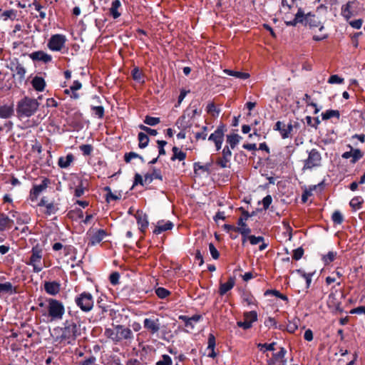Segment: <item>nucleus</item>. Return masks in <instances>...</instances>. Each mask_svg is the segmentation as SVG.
<instances>
[{
    "mask_svg": "<svg viewBox=\"0 0 365 365\" xmlns=\"http://www.w3.org/2000/svg\"><path fill=\"white\" fill-rule=\"evenodd\" d=\"M39 307L43 308L42 316L48 322H58L63 319L65 314V307L62 302L53 298H47L43 302L39 303Z\"/></svg>",
    "mask_w": 365,
    "mask_h": 365,
    "instance_id": "nucleus-1",
    "label": "nucleus"
},
{
    "mask_svg": "<svg viewBox=\"0 0 365 365\" xmlns=\"http://www.w3.org/2000/svg\"><path fill=\"white\" fill-rule=\"evenodd\" d=\"M287 26H295L298 24H302L305 26H309L310 28H319V31L324 29V26L322 25L318 17L315 14L309 12L305 14L302 8H299L294 18L291 21H285Z\"/></svg>",
    "mask_w": 365,
    "mask_h": 365,
    "instance_id": "nucleus-2",
    "label": "nucleus"
},
{
    "mask_svg": "<svg viewBox=\"0 0 365 365\" xmlns=\"http://www.w3.org/2000/svg\"><path fill=\"white\" fill-rule=\"evenodd\" d=\"M105 335L115 342L123 339H131L133 337L131 329L123 325H116L113 328L106 329Z\"/></svg>",
    "mask_w": 365,
    "mask_h": 365,
    "instance_id": "nucleus-3",
    "label": "nucleus"
},
{
    "mask_svg": "<svg viewBox=\"0 0 365 365\" xmlns=\"http://www.w3.org/2000/svg\"><path fill=\"white\" fill-rule=\"evenodd\" d=\"M37 100L25 97L19 101L16 112L19 117H30L33 115L38 108Z\"/></svg>",
    "mask_w": 365,
    "mask_h": 365,
    "instance_id": "nucleus-4",
    "label": "nucleus"
},
{
    "mask_svg": "<svg viewBox=\"0 0 365 365\" xmlns=\"http://www.w3.org/2000/svg\"><path fill=\"white\" fill-rule=\"evenodd\" d=\"M24 262L27 265L32 267L35 273H39L46 267L43 260V250L37 246L32 247L29 257Z\"/></svg>",
    "mask_w": 365,
    "mask_h": 365,
    "instance_id": "nucleus-5",
    "label": "nucleus"
},
{
    "mask_svg": "<svg viewBox=\"0 0 365 365\" xmlns=\"http://www.w3.org/2000/svg\"><path fill=\"white\" fill-rule=\"evenodd\" d=\"M54 330L60 334L59 337L62 341H67L68 343L74 341L80 334L79 327L73 321H66L63 327Z\"/></svg>",
    "mask_w": 365,
    "mask_h": 365,
    "instance_id": "nucleus-6",
    "label": "nucleus"
},
{
    "mask_svg": "<svg viewBox=\"0 0 365 365\" xmlns=\"http://www.w3.org/2000/svg\"><path fill=\"white\" fill-rule=\"evenodd\" d=\"M75 303L83 312H89L94 306L93 295L88 292H83L75 297Z\"/></svg>",
    "mask_w": 365,
    "mask_h": 365,
    "instance_id": "nucleus-7",
    "label": "nucleus"
},
{
    "mask_svg": "<svg viewBox=\"0 0 365 365\" xmlns=\"http://www.w3.org/2000/svg\"><path fill=\"white\" fill-rule=\"evenodd\" d=\"M322 165L321 153L315 148L312 149L308 153V157L304 160L303 170H312Z\"/></svg>",
    "mask_w": 365,
    "mask_h": 365,
    "instance_id": "nucleus-8",
    "label": "nucleus"
},
{
    "mask_svg": "<svg viewBox=\"0 0 365 365\" xmlns=\"http://www.w3.org/2000/svg\"><path fill=\"white\" fill-rule=\"evenodd\" d=\"M66 37L63 34L52 35L48 42V48L52 51H60L66 42Z\"/></svg>",
    "mask_w": 365,
    "mask_h": 365,
    "instance_id": "nucleus-9",
    "label": "nucleus"
},
{
    "mask_svg": "<svg viewBox=\"0 0 365 365\" xmlns=\"http://www.w3.org/2000/svg\"><path fill=\"white\" fill-rule=\"evenodd\" d=\"M49 180L47 178H44L41 184L34 185L30 191V200L31 202H35L38 199L39 195L47 188Z\"/></svg>",
    "mask_w": 365,
    "mask_h": 365,
    "instance_id": "nucleus-10",
    "label": "nucleus"
},
{
    "mask_svg": "<svg viewBox=\"0 0 365 365\" xmlns=\"http://www.w3.org/2000/svg\"><path fill=\"white\" fill-rule=\"evenodd\" d=\"M8 68L17 76L20 80L25 78L26 69L17 58H14L9 62Z\"/></svg>",
    "mask_w": 365,
    "mask_h": 365,
    "instance_id": "nucleus-11",
    "label": "nucleus"
},
{
    "mask_svg": "<svg viewBox=\"0 0 365 365\" xmlns=\"http://www.w3.org/2000/svg\"><path fill=\"white\" fill-rule=\"evenodd\" d=\"M143 327L150 334H157L160 329V320L158 318H145L143 320Z\"/></svg>",
    "mask_w": 365,
    "mask_h": 365,
    "instance_id": "nucleus-12",
    "label": "nucleus"
},
{
    "mask_svg": "<svg viewBox=\"0 0 365 365\" xmlns=\"http://www.w3.org/2000/svg\"><path fill=\"white\" fill-rule=\"evenodd\" d=\"M249 214L247 212L245 215V217H240L237 221V227H236V232H240L242 236V244H245V242L247 240V237L249 235V234L251 232V230L248 227L247 224L245 222V220H247L249 217Z\"/></svg>",
    "mask_w": 365,
    "mask_h": 365,
    "instance_id": "nucleus-13",
    "label": "nucleus"
},
{
    "mask_svg": "<svg viewBox=\"0 0 365 365\" xmlns=\"http://www.w3.org/2000/svg\"><path fill=\"white\" fill-rule=\"evenodd\" d=\"M43 288L48 294L56 296L61 291V284L56 281H46L43 284Z\"/></svg>",
    "mask_w": 365,
    "mask_h": 365,
    "instance_id": "nucleus-14",
    "label": "nucleus"
},
{
    "mask_svg": "<svg viewBox=\"0 0 365 365\" xmlns=\"http://www.w3.org/2000/svg\"><path fill=\"white\" fill-rule=\"evenodd\" d=\"M274 129L279 130L282 138H287L291 132L292 131L293 127L291 123L286 125L285 123L277 121L275 124Z\"/></svg>",
    "mask_w": 365,
    "mask_h": 365,
    "instance_id": "nucleus-15",
    "label": "nucleus"
},
{
    "mask_svg": "<svg viewBox=\"0 0 365 365\" xmlns=\"http://www.w3.org/2000/svg\"><path fill=\"white\" fill-rule=\"evenodd\" d=\"M232 152L228 146H225L222 150V157L217 160V164L221 168H225L229 167Z\"/></svg>",
    "mask_w": 365,
    "mask_h": 365,
    "instance_id": "nucleus-16",
    "label": "nucleus"
},
{
    "mask_svg": "<svg viewBox=\"0 0 365 365\" xmlns=\"http://www.w3.org/2000/svg\"><path fill=\"white\" fill-rule=\"evenodd\" d=\"M137 223L141 232H144L148 226V216L143 211L138 210L135 215Z\"/></svg>",
    "mask_w": 365,
    "mask_h": 365,
    "instance_id": "nucleus-17",
    "label": "nucleus"
},
{
    "mask_svg": "<svg viewBox=\"0 0 365 365\" xmlns=\"http://www.w3.org/2000/svg\"><path fill=\"white\" fill-rule=\"evenodd\" d=\"M29 57L33 61H42L43 63H48L52 60L51 56L43 51H34L29 54Z\"/></svg>",
    "mask_w": 365,
    "mask_h": 365,
    "instance_id": "nucleus-18",
    "label": "nucleus"
},
{
    "mask_svg": "<svg viewBox=\"0 0 365 365\" xmlns=\"http://www.w3.org/2000/svg\"><path fill=\"white\" fill-rule=\"evenodd\" d=\"M173 226L174 225L171 221L160 220L157 222L153 232L156 235H159L163 232L172 230Z\"/></svg>",
    "mask_w": 365,
    "mask_h": 365,
    "instance_id": "nucleus-19",
    "label": "nucleus"
},
{
    "mask_svg": "<svg viewBox=\"0 0 365 365\" xmlns=\"http://www.w3.org/2000/svg\"><path fill=\"white\" fill-rule=\"evenodd\" d=\"M225 127L224 125H219L217 129L208 138L210 141L216 142L223 141Z\"/></svg>",
    "mask_w": 365,
    "mask_h": 365,
    "instance_id": "nucleus-20",
    "label": "nucleus"
},
{
    "mask_svg": "<svg viewBox=\"0 0 365 365\" xmlns=\"http://www.w3.org/2000/svg\"><path fill=\"white\" fill-rule=\"evenodd\" d=\"M356 3L354 1H349L341 6V15L349 20L354 16V9Z\"/></svg>",
    "mask_w": 365,
    "mask_h": 365,
    "instance_id": "nucleus-21",
    "label": "nucleus"
},
{
    "mask_svg": "<svg viewBox=\"0 0 365 365\" xmlns=\"http://www.w3.org/2000/svg\"><path fill=\"white\" fill-rule=\"evenodd\" d=\"M106 235L107 234L104 230H97L91 236L88 245L95 246L96 245L100 243L104 239Z\"/></svg>",
    "mask_w": 365,
    "mask_h": 365,
    "instance_id": "nucleus-22",
    "label": "nucleus"
},
{
    "mask_svg": "<svg viewBox=\"0 0 365 365\" xmlns=\"http://www.w3.org/2000/svg\"><path fill=\"white\" fill-rule=\"evenodd\" d=\"M179 319L185 322V325L186 327L192 329L195 327V324L200 320L201 316L199 314H195L191 317H188L187 316L182 315L179 317Z\"/></svg>",
    "mask_w": 365,
    "mask_h": 365,
    "instance_id": "nucleus-23",
    "label": "nucleus"
},
{
    "mask_svg": "<svg viewBox=\"0 0 365 365\" xmlns=\"http://www.w3.org/2000/svg\"><path fill=\"white\" fill-rule=\"evenodd\" d=\"M235 284V277H230L227 282L225 283H220V289H219V294L221 296H223L227 292L231 290Z\"/></svg>",
    "mask_w": 365,
    "mask_h": 365,
    "instance_id": "nucleus-24",
    "label": "nucleus"
},
{
    "mask_svg": "<svg viewBox=\"0 0 365 365\" xmlns=\"http://www.w3.org/2000/svg\"><path fill=\"white\" fill-rule=\"evenodd\" d=\"M14 109L13 104L0 105V118H9L14 115Z\"/></svg>",
    "mask_w": 365,
    "mask_h": 365,
    "instance_id": "nucleus-25",
    "label": "nucleus"
},
{
    "mask_svg": "<svg viewBox=\"0 0 365 365\" xmlns=\"http://www.w3.org/2000/svg\"><path fill=\"white\" fill-rule=\"evenodd\" d=\"M287 350L284 347H281L279 351L273 354L272 359L268 361L269 365H275L278 361L286 360L285 355Z\"/></svg>",
    "mask_w": 365,
    "mask_h": 365,
    "instance_id": "nucleus-26",
    "label": "nucleus"
},
{
    "mask_svg": "<svg viewBox=\"0 0 365 365\" xmlns=\"http://www.w3.org/2000/svg\"><path fill=\"white\" fill-rule=\"evenodd\" d=\"M155 179H158L160 180H163V176L160 170L153 168L152 173H146L144 175V182L146 185L150 184Z\"/></svg>",
    "mask_w": 365,
    "mask_h": 365,
    "instance_id": "nucleus-27",
    "label": "nucleus"
},
{
    "mask_svg": "<svg viewBox=\"0 0 365 365\" xmlns=\"http://www.w3.org/2000/svg\"><path fill=\"white\" fill-rule=\"evenodd\" d=\"M16 293V289L9 282L0 283V295L12 294Z\"/></svg>",
    "mask_w": 365,
    "mask_h": 365,
    "instance_id": "nucleus-28",
    "label": "nucleus"
},
{
    "mask_svg": "<svg viewBox=\"0 0 365 365\" xmlns=\"http://www.w3.org/2000/svg\"><path fill=\"white\" fill-rule=\"evenodd\" d=\"M73 160V155L69 153L66 156L60 157L58 158V165L61 168H67L70 166Z\"/></svg>",
    "mask_w": 365,
    "mask_h": 365,
    "instance_id": "nucleus-29",
    "label": "nucleus"
},
{
    "mask_svg": "<svg viewBox=\"0 0 365 365\" xmlns=\"http://www.w3.org/2000/svg\"><path fill=\"white\" fill-rule=\"evenodd\" d=\"M31 84L33 88L37 91H43L46 86V83L42 77L35 76L32 81Z\"/></svg>",
    "mask_w": 365,
    "mask_h": 365,
    "instance_id": "nucleus-30",
    "label": "nucleus"
},
{
    "mask_svg": "<svg viewBox=\"0 0 365 365\" xmlns=\"http://www.w3.org/2000/svg\"><path fill=\"white\" fill-rule=\"evenodd\" d=\"M13 220L5 214H0V232L11 227Z\"/></svg>",
    "mask_w": 365,
    "mask_h": 365,
    "instance_id": "nucleus-31",
    "label": "nucleus"
},
{
    "mask_svg": "<svg viewBox=\"0 0 365 365\" xmlns=\"http://www.w3.org/2000/svg\"><path fill=\"white\" fill-rule=\"evenodd\" d=\"M224 73L229 75L234 76L239 79H247L250 77V74L248 73H244L241 71H232L230 69H225Z\"/></svg>",
    "mask_w": 365,
    "mask_h": 365,
    "instance_id": "nucleus-32",
    "label": "nucleus"
},
{
    "mask_svg": "<svg viewBox=\"0 0 365 365\" xmlns=\"http://www.w3.org/2000/svg\"><path fill=\"white\" fill-rule=\"evenodd\" d=\"M120 6V2L119 0H114L112 2L111 7L110 9V13L114 19H117L120 16L118 12V9Z\"/></svg>",
    "mask_w": 365,
    "mask_h": 365,
    "instance_id": "nucleus-33",
    "label": "nucleus"
},
{
    "mask_svg": "<svg viewBox=\"0 0 365 365\" xmlns=\"http://www.w3.org/2000/svg\"><path fill=\"white\" fill-rule=\"evenodd\" d=\"M173 155L171 158V160L173 161H174L175 160H179L180 161H181V160H185L186 158V153L185 152L182 151L181 150H180L177 147L173 148Z\"/></svg>",
    "mask_w": 365,
    "mask_h": 365,
    "instance_id": "nucleus-34",
    "label": "nucleus"
},
{
    "mask_svg": "<svg viewBox=\"0 0 365 365\" xmlns=\"http://www.w3.org/2000/svg\"><path fill=\"white\" fill-rule=\"evenodd\" d=\"M322 119L326 120L331 118H336L337 119L340 117L339 111L337 110H327L322 113Z\"/></svg>",
    "mask_w": 365,
    "mask_h": 365,
    "instance_id": "nucleus-35",
    "label": "nucleus"
},
{
    "mask_svg": "<svg viewBox=\"0 0 365 365\" xmlns=\"http://www.w3.org/2000/svg\"><path fill=\"white\" fill-rule=\"evenodd\" d=\"M240 139L241 137L238 134H232L227 136V142L230 144L232 149L235 148Z\"/></svg>",
    "mask_w": 365,
    "mask_h": 365,
    "instance_id": "nucleus-36",
    "label": "nucleus"
},
{
    "mask_svg": "<svg viewBox=\"0 0 365 365\" xmlns=\"http://www.w3.org/2000/svg\"><path fill=\"white\" fill-rule=\"evenodd\" d=\"M363 202L364 200L362 199L361 197L356 196L351 200L349 205L354 210H357L361 207Z\"/></svg>",
    "mask_w": 365,
    "mask_h": 365,
    "instance_id": "nucleus-37",
    "label": "nucleus"
},
{
    "mask_svg": "<svg viewBox=\"0 0 365 365\" xmlns=\"http://www.w3.org/2000/svg\"><path fill=\"white\" fill-rule=\"evenodd\" d=\"M138 141H139V148H145L149 142V138L147 134L144 133H139L138 135Z\"/></svg>",
    "mask_w": 365,
    "mask_h": 365,
    "instance_id": "nucleus-38",
    "label": "nucleus"
},
{
    "mask_svg": "<svg viewBox=\"0 0 365 365\" xmlns=\"http://www.w3.org/2000/svg\"><path fill=\"white\" fill-rule=\"evenodd\" d=\"M299 324V319L297 318H294L292 321H289L287 325V330L289 333H294L298 329Z\"/></svg>",
    "mask_w": 365,
    "mask_h": 365,
    "instance_id": "nucleus-39",
    "label": "nucleus"
},
{
    "mask_svg": "<svg viewBox=\"0 0 365 365\" xmlns=\"http://www.w3.org/2000/svg\"><path fill=\"white\" fill-rule=\"evenodd\" d=\"M244 319L252 324L257 320V313L255 311L247 312L244 313Z\"/></svg>",
    "mask_w": 365,
    "mask_h": 365,
    "instance_id": "nucleus-40",
    "label": "nucleus"
},
{
    "mask_svg": "<svg viewBox=\"0 0 365 365\" xmlns=\"http://www.w3.org/2000/svg\"><path fill=\"white\" fill-rule=\"evenodd\" d=\"M92 111H93V115L98 118H103V115H104V108L102 106H92L91 107Z\"/></svg>",
    "mask_w": 365,
    "mask_h": 365,
    "instance_id": "nucleus-41",
    "label": "nucleus"
},
{
    "mask_svg": "<svg viewBox=\"0 0 365 365\" xmlns=\"http://www.w3.org/2000/svg\"><path fill=\"white\" fill-rule=\"evenodd\" d=\"M331 220L334 222V223L336 225H340L342 223L344 220V217L340 211L336 210L333 212L331 215Z\"/></svg>",
    "mask_w": 365,
    "mask_h": 365,
    "instance_id": "nucleus-42",
    "label": "nucleus"
},
{
    "mask_svg": "<svg viewBox=\"0 0 365 365\" xmlns=\"http://www.w3.org/2000/svg\"><path fill=\"white\" fill-rule=\"evenodd\" d=\"M45 213L48 215H51L55 214L58 210L57 205L54 204L53 202H50L48 204H46Z\"/></svg>",
    "mask_w": 365,
    "mask_h": 365,
    "instance_id": "nucleus-43",
    "label": "nucleus"
},
{
    "mask_svg": "<svg viewBox=\"0 0 365 365\" xmlns=\"http://www.w3.org/2000/svg\"><path fill=\"white\" fill-rule=\"evenodd\" d=\"M336 255L337 253L336 252L330 251L327 255L322 257V260L326 264H328L335 259Z\"/></svg>",
    "mask_w": 365,
    "mask_h": 365,
    "instance_id": "nucleus-44",
    "label": "nucleus"
},
{
    "mask_svg": "<svg viewBox=\"0 0 365 365\" xmlns=\"http://www.w3.org/2000/svg\"><path fill=\"white\" fill-rule=\"evenodd\" d=\"M265 295H267V294H273L274 296L284 300V301H288V298L286 295L284 294H282V293H280L279 291L277 290H275V289H269V290H267L264 293Z\"/></svg>",
    "mask_w": 365,
    "mask_h": 365,
    "instance_id": "nucleus-45",
    "label": "nucleus"
},
{
    "mask_svg": "<svg viewBox=\"0 0 365 365\" xmlns=\"http://www.w3.org/2000/svg\"><path fill=\"white\" fill-rule=\"evenodd\" d=\"M173 361L170 356L163 354L161 359L157 361L156 365H172Z\"/></svg>",
    "mask_w": 365,
    "mask_h": 365,
    "instance_id": "nucleus-46",
    "label": "nucleus"
},
{
    "mask_svg": "<svg viewBox=\"0 0 365 365\" xmlns=\"http://www.w3.org/2000/svg\"><path fill=\"white\" fill-rule=\"evenodd\" d=\"M155 294L160 299L166 298L170 292L164 287H158L155 289Z\"/></svg>",
    "mask_w": 365,
    "mask_h": 365,
    "instance_id": "nucleus-47",
    "label": "nucleus"
},
{
    "mask_svg": "<svg viewBox=\"0 0 365 365\" xmlns=\"http://www.w3.org/2000/svg\"><path fill=\"white\" fill-rule=\"evenodd\" d=\"M160 122L159 118L156 117H151L149 115H147L144 120V123L147 125L155 126L157 124H158Z\"/></svg>",
    "mask_w": 365,
    "mask_h": 365,
    "instance_id": "nucleus-48",
    "label": "nucleus"
},
{
    "mask_svg": "<svg viewBox=\"0 0 365 365\" xmlns=\"http://www.w3.org/2000/svg\"><path fill=\"white\" fill-rule=\"evenodd\" d=\"M210 165H211V163L201 165L200 163H194V171L196 173L197 170H201L203 172H208L210 170Z\"/></svg>",
    "mask_w": 365,
    "mask_h": 365,
    "instance_id": "nucleus-49",
    "label": "nucleus"
},
{
    "mask_svg": "<svg viewBox=\"0 0 365 365\" xmlns=\"http://www.w3.org/2000/svg\"><path fill=\"white\" fill-rule=\"evenodd\" d=\"M297 272L306 280L307 287H309L312 282V274L305 273L301 269H297Z\"/></svg>",
    "mask_w": 365,
    "mask_h": 365,
    "instance_id": "nucleus-50",
    "label": "nucleus"
},
{
    "mask_svg": "<svg viewBox=\"0 0 365 365\" xmlns=\"http://www.w3.org/2000/svg\"><path fill=\"white\" fill-rule=\"evenodd\" d=\"M207 111L213 116H218L220 110L217 108L214 103H210L207 106Z\"/></svg>",
    "mask_w": 365,
    "mask_h": 365,
    "instance_id": "nucleus-51",
    "label": "nucleus"
},
{
    "mask_svg": "<svg viewBox=\"0 0 365 365\" xmlns=\"http://www.w3.org/2000/svg\"><path fill=\"white\" fill-rule=\"evenodd\" d=\"M352 151V159L351 163H355L357 162L359 159H361L363 157V153L361 152L359 149H351Z\"/></svg>",
    "mask_w": 365,
    "mask_h": 365,
    "instance_id": "nucleus-52",
    "label": "nucleus"
},
{
    "mask_svg": "<svg viewBox=\"0 0 365 365\" xmlns=\"http://www.w3.org/2000/svg\"><path fill=\"white\" fill-rule=\"evenodd\" d=\"M303 100L306 102L307 106H310L315 108L314 113H317L319 111V108H317V104L311 101V97L308 94H305Z\"/></svg>",
    "mask_w": 365,
    "mask_h": 365,
    "instance_id": "nucleus-53",
    "label": "nucleus"
},
{
    "mask_svg": "<svg viewBox=\"0 0 365 365\" xmlns=\"http://www.w3.org/2000/svg\"><path fill=\"white\" fill-rule=\"evenodd\" d=\"M247 239L250 240V242L253 245H257L264 241V237L261 236L256 237L255 235L247 236Z\"/></svg>",
    "mask_w": 365,
    "mask_h": 365,
    "instance_id": "nucleus-54",
    "label": "nucleus"
},
{
    "mask_svg": "<svg viewBox=\"0 0 365 365\" xmlns=\"http://www.w3.org/2000/svg\"><path fill=\"white\" fill-rule=\"evenodd\" d=\"M138 158L143 160V158L134 152L125 153L124 156V159L126 163H129L132 159Z\"/></svg>",
    "mask_w": 365,
    "mask_h": 365,
    "instance_id": "nucleus-55",
    "label": "nucleus"
},
{
    "mask_svg": "<svg viewBox=\"0 0 365 365\" xmlns=\"http://www.w3.org/2000/svg\"><path fill=\"white\" fill-rule=\"evenodd\" d=\"M275 342H272L271 344H258L257 347L262 351L263 348L265 349L267 351H274V345Z\"/></svg>",
    "mask_w": 365,
    "mask_h": 365,
    "instance_id": "nucleus-56",
    "label": "nucleus"
},
{
    "mask_svg": "<svg viewBox=\"0 0 365 365\" xmlns=\"http://www.w3.org/2000/svg\"><path fill=\"white\" fill-rule=\"evenodd\" d=\"M344 79L342 78H340L338 75H332L329 77L328 80V83L331 84H340L343 83Z\"/></svg>",
    "mask_w": 365,
    "mask_h": 365,
    "instance_id": "nucleus-57",
    "label": "nucleus"
},
{
    "mask_svg": "<svg viewBox=\"0 0 365 365\" xmlns=\"http://www.w3.org/2000/svg\"><path fill=\"white\" fill-rule=\"evenodd\" d=\"M209 250L210 252V255H212V258L215 259H217L220 257L219 252L216 249V247L214 246L212 243H210L209 245Z\"/></svg>",
    "mask_w": 365,
    "mask_h": 365,
    "instance_id": "nucleus-58",
    "label": "nucleus"
},
{
    "mask_svg": "<svg viewBox=\"0 0 365 365\" xmlns=\"http://www.w3.org/2000/svg\"><path fill=\"white\" fill-rule=\"evenodd\" d=\"M304 254V250L302 247H298L297 249L294 250L293 252L292 258L295 260L300 259Z\"/></svg>",
    "mask_w": 365,
    "mask_h": 365,
    "instance_id": "nucleus-59",
    "label": "nucleus"
},
{
    "mask_svg": "<svg viewBox=\"0 0 365 365\" xmlns=\"http://www.w3.org/2000/svg\"><path fill=\"white\" fill-rule=\"evenodd\" d=\"M110 283L113 284V285H115V284H118L119 283V279H120V274L118 272H113L110 275Z\"/></svg>",
    "mask_w": 365,
    "mask_h": 365,
    "instance_id": "nucleus-60",
    "label": "nucleus"
},
{
    "mask_svg": "<svg viewBox=\"0 0 365 365\" xmlns=\"http://www.w3.org/2000/svg\"><path fill=\"white\" fill-rule=\"evenodd\" d=\"M139 128L145 131V133H147L148 134L150 135H153V136H155L157 134H158V132L155 129H152L150 128H148L145 125H139Z\"/></svg>",
    "mask_w": 365,
    "mask_h": 365,
    "instance_id": "nucleus-61",
    "label": "nucleus"
},
{
    "mask_svg": "<svg viewBox=\"0 0 365 365\" xmlns=\"http://www.w3.org/2000/svg\"><path fill=\"white\" fill-rule=\"evenodd\" d=\"M80 150L82 151L83 155H88L91 153L93 148L91 145H82L80 146Z\"/></svg>",
    "mask_w": 365,
    "mask_h": 365,
    "instance_id": "nucleus-62",
    "label": "nucleus"
},
{
    "mask_svg": "<svg viewBox=\"0 0 365 365\" xmlns=\"http://www.w3.org/2000/svg\"><path fill=\"white\" fill-rule=\"evenodd\" d=\"M132 76H133V79L135 80V81H141V79H142V73L138 69V68H133V70L132 71Z\"/></svg>",
    "mask_w": 365,
    "mask_h": 365,
    "instance_id": "nucleus-63",
    "label": "nucleus"
},
{
    "mask_svg": "<svg viewBox=\"0 0 365 365\" xmlns=\"http://www.w3.org/2000/svg\"><path fill=\"white\" fill-rule=\"evenodd\" d=\"M272 202V199L271 195H267L262 199V205L264 210H267L269 208V205H271Z\"/></svg>",
    "mask_w": 365,
    "mask_h": 365,
    "instance_id": "nucleus-64",
    "label": "nucleus"
}]
</instances>
